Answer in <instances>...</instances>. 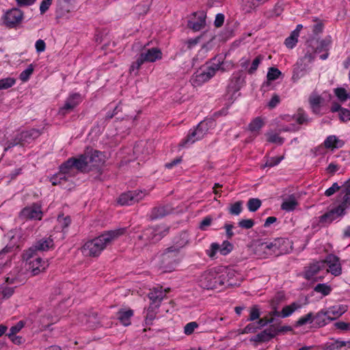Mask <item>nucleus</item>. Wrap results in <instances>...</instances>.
<instances>
[{
    "label": "nucleus",
    "instance_id": "nucleus-1",
    "mask_svg": "<svg viewBox=\"0 0 350 350\" xmlns=\"http://www.w3.org/2000/svg\"><path fill=\"white\" fill-rule=\"evenodd\" d=\"M126 228H120L105 231L98 237L87 241L82 247V252L86 256L97 257L114 241L126 233Z\"/></svg>",
    "mask_w": 350,
    "mask_h": 350
},
{
    "label": "nucleus",
    "instance_id": "nucleus-12",
    "mask_svg": "<svg viewBox=\"0 0 350 350\" xmlns=\"http://www.w3.org/2000/svg\"><path fill=\"white\" fill-rule=\"evenodd\" d=\"M169 291L170 288L163 290L161 286L154 288L153 289H152L150 292L148 293V297L151 301L150 308H151L152 310L158 309L159 307L160 306L162 300L164 299V297L166 295V293L169 292Z\"/></svg>",
    "mask_w": 350,
    "mask_h": 350
},
{
    "label": "nucleus",
    "instance_id": "nucleus-49",
    "mask_svg": "<svg viewBox=\"0 0 350 350\" xmlns=\"http://www.w3.org/2000/svg\"><path fill=\"white\" fill-rule=\"evenodd\" d=\"M264 57L259 55L252 61L250 67L247 69V72L250 75L254 73L258 69L259 65L262 62Z\"/></svg>",
    "mask_w": 350,
    "mask_h": 350
},
{
    "label": "nucleus",
    "instance_id": "nucleus-55",
    "mask_svg": "<svg viewBox=\"0 0 350 350\" xmlns=\"http://www.w3.org/2000/svg\"><path fill=\"white\" fill-rule=\"evenodd\" d=\"M267 141L271 143H274L278 145H281L284 143V139L279 136L278 134L269 132L267 133Z\"/></svg>",
    "mask_w": 350,
    "mask_h": 350
},
{
    "label": "nucleus",
    "instance_id": "nucleus-30",
    "mask_svg": "<svg viewBox=\"0 0 350 350\" xmlns=\"http://www.w3.org/2000/svg\"><path fill=\"white\" fill-rule=\"evenodd\" d=\"M118 319L120 322L124 326H128L131 323V318L133 316V310L128 309H120L118 312Z\"/></svg>",
    "mask_w": 350,
    "mask_h": 350
},
{
    "label": "nucleus",
    "instance_id": "nucleus-8",
    "mask_svg": "<svg viewBox=\"0 0 350 350\" xmlns=\"http://www.w3.org/2000/svg\"><path fill=\"white\" fill-rule=\"evenodd\" d=\"M219 278L222 282L221 286H234L240 285V280L237 279L239 275L234 269L224 267H219Z\"/></svg>",
    "mask_w": 350,
    "mask_h": 350
},
{
    "label": "nucleus",
    "instance_id": "nucleus-59",
    "mask_svg": "<svg viewBox=\"0 0 350 350\" xmlns=\"http://www.w3.org/2000/svg\"><path fill=\"white\" fill-rule=\"evenodd\" d=\"M282 72L276 68L271 67L269 68L267 78L269 81H274L279 78Z\"/></svg>",
    "mask_w": 350,
    "mask_h": 350
},
{
    "label": "nucleus",
    "instance_id": "nucleus-27",
    "mask_svg": "<svg viewBox=\"0 0 350 350\" xmlns=\"http://www.w3.org/2000/svg\"><path fill=\"white\" fill-rule=\"evenodd\" d=\"M345 213V212H343L342 208L337 206L323 215L321 221L325 223H331L344 215Z\"/></svg>",
    "mask_w": 350,
    "mask_h": 350
},
{
    "label": "nucleus",
    "instance_id": "nucleus-60",
    "mask_svg": "<svg viewBox=\"0 0 350 350\" xmlns=\"http://www.w3.org/2000/svg\"><path fill=\"white\" fill-rule=\"evenodd\" d=\"M233 249V245L229 241H225L220 245V254L226 256Z\"/></svg>",
    "mask_w": 350,
    "mask_h": 350
},
{
    "label": "nucleus",
    "instance_id": "nucleus-56",
    "mask_svg": "<svg viewBox=\"0 0 350 350\" xmlns=\"http://www.w3.org/2000/svg\"><path fill=\"white\" fill-rule=\"evenodd\" d=\"M314 321L313 313L309 312L305 316L300 317L296 322V326H302L304 325L311 323Z\"/></svg>",
    "mask_w": 350,
    "mask_h": 350
},
{
    "label": "nucleus",
    "instance_id": "nucleus-22",
    "mask_svg": "<svg viewBox=\"0 0 350 350\" xmlns=\"http://www.w3.org/2000/svg\"><path fill=\"white\" fill-rule=\"evenodd\" d=\"M275 336L276 332H273V327H271L269 329L263 330L256 336H252L250 340L255 342H268Z\"/></svg>",
    "mask_w": 350,
    "mask_h": 350
},
{
    "label": "nucleus",
    "instance_id": "nucleus-57",
    "mask_svg": "<svg viewBox=\"0 0 350 350\" xmlns=\"http://www.w3.org/2000/svg\"><path fill=\"white\" fill-rule=\"evenodd\" d=\"M298 37L299 36L297 35V32L291 33V36L285 40L284 44L286 46V47L289 49H293V47H295L296 44L297 43Z\"/></svg>",
    "mask_w": 350,
    "mask_h": 350
},
{
    "label": "nucleus",
    "instance_id": "nucleus-63",
    "mask_svg": "<svg viewBox=\"0 0 350 350\" xmlns=\"http://www.w3.org/2000/svg\"><path fill=\"white\" fill-rule=\"evenodd\" d=\"M315 49H314L313 45L310 43L307 48V51L304 55V59H308L309 62H312L314 58Z\"/></svg>",
    "mask_w": 350,
    "mask_h": 350
},
{
    "label": "nucleus",
    "instance_id": "nucleus-32",
    "mask_svg": "<svg viewBox=\"0 0 350 350\" xmlns=\"http://www.w3.org/2000/svg\"><path fill=\"white\" fill-rule=\"evenodd\" d=\"M313 319L315 324L319 327H323L331 321V317L327 314L325 309L321 310L315 315L313 314Z\"/></svg>",
    "mask_w": 350,
    "mask_h": 350
},
{
    "label": "nucleus",
    "instance_id": "nucleus-2",
    "mask_svg": "<svg viewBox=\"0 0 350 350\" xmlns=\"http://www.w3.org/2000/svg\"><path fill=\"white\" fill-rule=\"evenodd\" d=\"M188 237L187 233L183 232L180 234L178 240L175 241L174 244L165 250L162 254V264L165 271H172L174 269V266L177 264L176 258L180 250L186 246L188 243Z\"/></svg>",
    "mask_w": 350,
    "mask_h": 350
},
{
    "label": "nucleus",
    "instance_id": "nucleus-64",
    "mask_svg": "<svg viewBox=\"0 0 350 350\" xmlns=\"http://www.w3.org/2000/svg\"><path fill=\"white\" fill-rule=\"evenodd\" d=\"M198 327V324L195 322L192 321L185 325L184 327V333L186 335H191L193 333L195 329H196Z\"/></svg>",
    "mask_w": 350,
    "mask_h": 350
},
{
    "label": "nucleus",
    "instance_id": "nucleus-43",
    "mask_svg": "<svg viewBox=\"0 0 350 350\" xmlns=\"http://www.w3.org/2000/svg\"><path fill=\"white\" fill-rule=\"evenodd\" d=\"M301 308V304L298 302H293L290 305L284 306L281 311V317L283 318L291 316L295 311Z\"/></svg>",
    "mask_w": 350,
    "mask_h": 350
},
{
    "label": "nucleus",
    "instance_id": "nucleus-35",
    "mask_svg": "<svg viewBox=\"0 0 350 350\" xmlns=\"http://www.w3.org/2000/svg\"><path fill=\"white\" fill-rule=\"evenodd\" d=\"M202 138L198 137V132L194 129H190L187 136L182 140L180 143V146L187 147L189 146L196 142L202 139Z\"/></svg>",
    "mask_w": 350,
    "mask_h": 350
},
{
    "label": "nucleus",
    "instance_id": "nucleus-53",
    "mask_svg": "<svg viewBox=\"0 0 350 350\" xmlns=\"http://www.w3.org/2000/svg\"><path fill=\"white\" fill-rule=\"evenodd\" d=\"M16 83L15 79L7 77L0 79V90H6L12 87Z\"/></svg>",
    "mask_w": 350,
    "mask_h": 350
},
{
    "label": "nucleus",
    "instance_id": "nucleus-42",
    "mask_svg": "<svg viewBox=\"0 0 350 350\" xmlns=\"http://www.w3.org/2000/svg\"><path fill=\"white\" fill-rule=\"evenodd\" d=\"M310 43L313 45L314 48H316V53H321L323 51L327 52L329 50L331 41L329 39H325L320 41L310 42Z\"/></svg>",
    "mask_w": 350,
    "mask_h": 350
},
{
    "label": "nucleus",
    "instance_id": "nucleus-33",
    "mask_svg": "<svg viewBox=\"0 0 350 350\" xmlns=\"http://www.w3.org/2000/svg\"><path fill=\"white\" fill-rule=\"evenodd\" d=\"M271 241H267L260 243L257 247V252L259 255L262 256L265 258H267L271 255H275L273 252V247H272Z\"/></svg>",
    "mask_w": 350,
    "mask_h": 350
},
{
    "label": "nucleus",
    "instance_id": "nucleus-29",
    "mask_svg": "<svg viewBox=\"0 0 350 350\" xmlns=\"http://www.w3.org/2000/svg\"><path fill=\"white\" fill-rule=\"evenodd\" d=\"M193 14L197 17V21L193 23L190 22V26L195 31H199L206 25V14L204 11L200 10Z\"/></svg>",
    "mask_w": 350,
    "mask_h": 350
},
{
    "label": "nucleus",
    "instance_id": "nucleus-28",
    "mask_svg": "<svg viewBox=\"0 0 350 350\" xmlns=\"http://www.w3.org/2000/svg\"><path fill=\"white\" fill-rule=\"evenodd\" d=\"M59 170L68 178L75 176L77 173V170L74 165L73 161L71 158L63 163L59 166Z\"/></svg>",
    "mask_w": 350,
    "mask_h": 350
},
{
    "label": "nucleus",
    "instance_id": "nucleus-51",
    "mask_svg": "<svg viewBox=\"0 0 350 350\" xmlns=\"http://www.w3.org/2000/svg\"><path fill=\"white\" fill-rule=\"evenodd\" d=\"M261 204L262 202L258 198H250L247 206L250 212H255L260 207Z\"/></svg>",
    "mask_w": 350,
    "mask_h": 350
},
{
    "label": "nucleus",
    "instance_id": "nucleus-9",
    "mask_svg": "<svg viewBox=\"0 0 350 350\" xmlns=\"http://www.w3.org/2000/svg\"><path fill=\"white\" fill-rule=\"evenodd\" d=\"M146 195L145 191L136 190L122 193L118 200V203L122 206H129L138 202Z\"/></svg>",
    "mask_w": 350,
    "mask_h": 350
},
{
    "label": "nucleus",
    "instance_id": "nucleus-38",
    "mask_svg": "<svg viewBox=\"0 0 350 350\" xmlns=\"http://www.w3.org/2000/svg\"><path fill=\"white\" fill-rule=\"evenodd\" d=\"M264 124V120L261 117H256L250 122L248 125V129L254 135H257Z\"/></svg>",
    "mask_w": 350,
    "mask_h": 350
},
{
    "label": "nucleus",
    "instance_id": "nucleus-40",
    "mask_svg": "<svg viewBox=\"0 0 350 350\" xmlns=\"http://www.w3.org/2000/svg\"><path fill=\"white\" fill-rule=\"evenodd\" d=\"M53 246V240L50 237L38 241L34 245V252L36 250L46 251Z\"/></svg>",
    "mask_w": 350,
    "mask_h": 350
},
{
    "label": "nucleus",
    "instance_id": "nucleus-18",
    "mask_svg": "<svg viewBox=\"0 0 350 350\" xmlns=\"http://www.w3.org/2000/svg\"><path fill=\"white\" fill-rule=\"evenodd\" d=\"M79 323L86 325L88 329H95L100 326V321L96 313H91L88 315L81 313L79 315Z\"/></svg>",
    "mask_w": 350,
    "mask_h": 350
},
{
    "label": "nucleus",
    "instance_id": "nucleus-47",
    "mask_svg": "<svg viewBox=\"0 0 350 350\" xmlns=\"http://www.w3.org/2000/svg\"><path fill=\"white\" fill-rule=\"evenodd\" d=\"M33 70L34 66L33 64H29L27 68L20 74V80L23 82L27 81L33 74Z\"/></svg>",
    "mask_w": 350,
    "mask_h": 350
},
{
    "label": "nucleus",
    "instance_id": "nucleus-14",
    "mask_svg": "<svg viewBox=\"0 0 350 350\" xmlns=\"http://www.w3.org/2000/svg\"><path fill=\"white\" fill-rule=\"evenodd\" d=\"M21 217L29 219L40 220L42 217L41 206L38 204H33L25 207L21 212Z\"/></svg>",
    "mask_w": 350,
    "mask_h": 350
},
{
    "label": "nucleus",
    "instance_id": "nucleus-46",
    "mask_svg": "<svg viewBox=\"0 0 350 350\" xmlns=\"http://www.w3.org/2000/svg\"><path fill=\"white\" fill-rule=\"evenodd\" d=\"M334 92L336 96L342 103L346 101L348 98L349 99L350 94H349L347 90L343 88H335Z\"/></svg>",
    "mask_w": 350,
    "mask_h": 350
},
{
    "label": "nucleus",
    "instance_id": "nucleus-23",
    "mask_svg": "<svg viewBox=\"0 0 350 350\" xmlns=\"http://www.w3.org/2000/svg\"><path fill=\"white\" fill-rule=\"evenodd\" d=\"M73 161L74 165L77 169V172H90V168L88 164V158L85 155V153L80 154L77 157H71Z\"/></svg>",
    "mask_w": 350,
    "mask_h": 350
},
{
    "label": "nucleus",
    "instance_id": "nucleus-20",
    "mask_svg": "<svg viewBox=\"0 0 350 350\" xmlns=\"http://www.w3.org/2000/svg\"><path fill=\"white\" fill-rule=\"evenodd\" d=\"M141 58L145 62H154L162 58V52L158 48H152L144 51L139 55Z\"/></svg>",
    "mask_w": 350,
    "mask_h": 350
},
{
    "label": "nucleus",
    "instance_id": "nucleus-37",
    "mask_svg": "<svg viewBox=\"0 0 350 350\" xmlns=\"http://www.w3.org/2000/svg\"><path fill=\"white\" fill-rule=\"evenodd\" d=\"M302 59L298 61L294 66L292 79L294 81H297L300 78L303 77L306 73L305 66H302Z\"/></svg>",
    "mask_w": 350,
    "mask_h": 350
},
{
    "label": "nucleus",
    "instance_id": "nucleus-21",
    "mask_svg": "<svg viewBox=\"0 0 350 350\" xmlns=\"http://www.w3.org/2000/svg\"><path fill=\"white\" fill-rule=\"evenodd\" d=\"M325 310L327 314L331 317V321H334L345 313L348 310V306L345 304H336Z\"/></svg>",
    "mask_w": 350,
    "mask_h": 350
},
{
    "label": "nucleus",
    "instance_id": "nucleus-4",
    "mask_svg": "<svg viewBox=\"0 0 350 350\" xmlns=\"http://www.w3.org/2000/svg\"><path fill=\"white\" fill-rule=\"evenodd\" d=\"M219 267L210 269L204 271L199 278L200 286L206 289L216 288L221 286Z\"/></svg>",
    "mask_w": 350,
    "mask_h": 350
},
{
    "label": "nucleus",
    "instance_id": "nucleus-3",
    "mask_svg": "<svg viewBox=\"0 0 350 350\" xmlns=\"http://www.w3.org/2000/svg\"><path fill=\"white\" fill-rule=\"evenodd\" d=\"M23 258L29 261V269L33 275L44 272L49 265L47 260L36 255L33 247H30L25 252Z\"/></svg>",
    "mask_w": 350,
    "mask_h": 350
},
{
    "label": "nucleus",
    "instance_id": "nucleus-41",
    "mask_svg": "<svg viewBox=\"0 0 350 350\" xmlns=\"http://www.w3.org/2000/svg\"><path fill=\"white\" fill-rule=\"evenodd\" d=\"M208 124H213V122L212 120H204L193 128L198 132L199 138H203L207 134L209 129Z\"/></svg>",
    "mask_w": 350,
    "mask_h": 350
},
{
    "label": "nucleus",
    "instance_id": "nucleus-15",
    "mask_svg": "<svg viewBox=\"0 0 350 350\" xmlns=\"http://www.w3.org/2000/svg\"><path fill=\"white\" fill-rule=\"evenodd\" d=\"M88 158V164L90 171L94 167H98L101 165L104 162V156L102 152L96 150H91L90 151L85 152Z\"/></svg>",
    "mask_w": 350,
    "mask_h": 350
},
{
    "label": "nucleus",
    "instance_id": "nucleus-7",
    "mask_svg": "<svg viewBox=\"0 0 350 350\" xmlns=\"http://www.w3.org/2000/svg\"><path fill=\"white\" fill-rule=\"evenodd\" d=\"M218 67H213V64L206 68L197 70L191 77V83L194 86H199L210 80L215 75Z\"/></svg>",
    "mask_w": 350,
    "mask_h": 350
},
{
    "label": "nucleus",
    "instance_id": "nucleus-52",
    "mask_svg": "<svg viewBox=\"0 0 350 350\" xmlns=\"http://www.w3.org/2000/svg\"><path fill=\"white\" fill-rule=\"evenodd\" d=\"M260 327H258L256 323H252L247 325L243 329H239V334H245L256 332Z\"/></svg>",
    "mask_w": 350,
    "mask_h": 350
},
{
    "label": "nucleus",
    "instance_id": "nucleus-61",
    "mask_svg": "<svg viewBox=\"0 0 350 350\" xmlns=\"http://www.w3.org/2000/svg\"><path fill=\"white\" fill-rule=\"evenodd\" d=\"M321 98L319 96H314L310 98V104L314 112H317L318 110Z\"/></svg>",
    "mask_w": 350,
    "mask_h": 350
},
{
    "label": "nucleus",
    "instance_id": "nucleus-54",
    "mask_svg": "<svg viewBox=\"0 0 350 350\" xmlns=\"http://www.w3.org/2000/svg\"><path fill=\"white\" fill-rule=\"evenodd\" d=\"M338 206L342 208L343 212H345V210L350 207V189L347 190L341 203Z\"/></svg>",
    "mask_w": 350,
    "mask_h": 350
},
{
    "label": "nucleus",
    "instance_id": "nucleus-13",
    "mask_svg": "<svg viewBox=\"0 0 350 350\" xmlns=\"http://www.w3.org/2000/svg\"><path fill=\"white\" fill-rule=\"evenodd\" d=\"M323 262H324V265L325 264L327 265L328 267L327 271L334 276H338L342 273V267L340 259L336 255H327L325 260Z\"/></svg>",
    "mask_w": 350,
    "mask_h": 350
},
{
    "label": "nucleus",
    "instance_id": "nucleus-36",
    "mask_svg": "<svg viewBox=\"0 0 350 350\" xmlns=\"http://www.w3.org/2000/svg\"><path fill=\"white\" fill-rule=\"evenodd\" d=\"M350 347V341L333 340L326 343L325 350H346Z\"/></svg>",
    "mask_w": 350,
    "mask_h": 350
},
{
    "label": "nucleus",
    "instance_id": "nucleus-50",
    "mask_svg": "<svg viewBox=\"0 0 350 350\" xmlns=\"http://www.w3.org/2000/svg\"><path fill=\"white\" fill-rule=\"evenodd\" d=\"M243 210V202L237 201L229 207V213L232 215H239Z\"/></svg>",
    "mask_w": 350,
    "mask_h": 350
},
{
    "label": "nucleus",
    "instance_id": "nucleus-24",
    "mask_svg": "<svg viewBox=\"0 0 350 350\" xmlns=\"http://www.w3.org/2000/svg\"><path fill=\"white\" fill-rule=\"evenodd\" d=\"M282 119L286 122L295 120L296 122L299 125L306 124L309 121L307 114L303 109H298V111L294 116H291L289 115H284L282 117Z\"/></svg>",
    "mask_w": 350,
    "mask_h": 350
},
{
    "label": "nucleus",
    "instance_id": "nucleus-26",
    "mask_svg": "<svg viewBox=\"0 0 350 350\" xmlns=\"http://www.w3.org/2000/svg\"><path fill=\"white\" fill-rule=\"evenodd\" d=\"M323 145L325 148L334 150L339 149L345 145V142L336 135H329L324 141Z\"/></svg>",
    "mask_w": 350,
    "mask_h": 350
},
{
    "label": "nucleus",
    "instance_id": "nucleus-39",
    "mask_svg": "<svg viewBox=\"0 0 350 350\" xmlns=\"http://www.w3.org/2000/svg\"><path fill=\"white\" fill-rule=\"evenodd\" d=\"M268 1L269 0H243V8L245 12H250Z\"/></svg>",
    "mask_w": 350,
    "mask_h": 350
},
{
    "label": "nucleus",
    "instance_id": "nucleus-5",
    "mask_svg": "<svg viewBox=\"0 0 350 350\" xmlns=\"http://www.w3.org/2000/svg\"><path fill=\"white\" fill-rule=\"evenodd\" d=\"M24 13L18 8L8 10L2 16V23L8 28H16L23 21Z\"/></svg>",
    "mask_w": 350,
    "mask_h": 350
},
{
    "label": "nucleus",
    "instance_id": "nucleus-17",
    "mask_svg": "<svg viewBox=\"0 0 350 350\" xmlns=\"http://www.w3.org/2000/svg\"><path fill=\"white\" fill-rule=\"evenodd\" d=\"M272 242L273 252L275 256L282 255L290 252L291 249V242L287 239L278 238Z\"/></svg>",
    "mask_w": 350,
    "mask_h": 350
},
{
    "label": "nucleus",
    "instance_id": "nucleus-16",
    "mask_svg": "<svg viewBox=\"0 0 350 350\" xmlns=\"http://www.w3.org/2000/svg\"><path fill=\"white\" fill-rule=\"evenodd\" d=\"M40 323L42 327H48L58 321V315L53 308L42 310L40 312Z\"/></svg>",
    "mask_w": 350,
    "mask_h": 350
},
{
    "label": "nucleus",
    "instance_id": "nucleus-34",
    "mask_svg": "<svg viewBox=\"0 0 350 350\" xmlns=\"http://www.w3.org/2000/svg\"><path fill=\"white\" fill-rule=\"evenodd\" d=\"M298 205V201L294 195H291L288 198L284 199L281 208L286 212L294 211Z\"/></svg>",
    "mask_w": 350,
    "mask_h": 350
},
{
    "label": "nucleus",
    "instance_id": "nucleus-25",
    "mask_svg": "<svg viewBox=\"0 0 350 350\" xmlns=\"http://www.w3.org/2000/svg\"><path fill=\"white\" fill-rule=\"evenodd\" d=\"M323 269H324L323 262L319 261L312 263L306 268L304 272V277L307 280H313L317 274Z\"/></svg>",
    "mask_w": 350,
    "mask_h": 350
},
{
    "label": "nucleus",
    "instance_id": "nucleus-45",
    "mask_svg": "<svg viewBox=\"0 0 350 350\" xmlns=\"http://www.w3.org/2000/svg\"><path fill=\"white\" fill-rule=\"evenodd\" d=\"M314 291L322 294L323 296H327L331 293L332 288L327 284L322 283L316 285L314 288Z\"/></svg>",
    "mask_w": 350,
    "mask_h": 350
},
{
    "label": "nucleus",
    "instance_id": "nucleus-62",
    "mask_svg": "<svg viewBox=\"0 0 350 350\" xmlns=\"http://www.w3.org/2000/svg\"><path fill=\"white\" fill-rule=\"evenodd\" d=\"M144 63L143 59L139 56L136 61L133 62L130 67V72H135V75L137 74L138 70L140 68L141 66Z\"/></svg>",
    "mask_w": 350,
    "mask_h": 350
},
{
    "label": "nucleus",
    "instance_id": "nucleus-44",
    "mask_svg": "<svg viewBox=\"0 0 350 350\" xmlns=\"http://www.w3.org/2000/svg\"><path fill=\"white\" fill-rule=\"evenodd\" d=\"M68 180V178L60 170L50 178L53 185H63Z\"/></svg>",
    "mask_w": 350,
    "mask_h": 350
},
{
    "label": "nucleus",
    "instance_id": "nucleus-6",
    "mask_svg": "<svg viewBox=\"0 0 350 350\" xmlns=\"http://www.w3.org/2000/svg\"><path fill=\"white\" fill-rule=\"evenodd\" d=\"M167 232L168 230L163 226L150 227L139 236V239L144 241V244L155 243L161 240Z\"/></svg>",
    "mask_w": 350,
    "mask_h": 350
},
{
    "label": "nucleus",
    "instance_id": "nucleus-48",
    "mask_svg": "<svg viewBox=\"0 0 350 350\" xmlns=\"http://www.w3.org/2000/svg\"><path fill=\"white\" fill-rule=\"evenodd\" d=\"M14 292V287L8 286V285L2 286L0 288V297L2 299L10 298Z\"/></svg>",
    "mask_w": 350,
    "mask_h": 350
},
{
    "label": "nucleus",
    "instance_id": "nucleus-31",
    "mask_svg": "<svg viewBox=\"0 0 350 350\" xmlns=\"http://www.w3.org/2000/svg\"><path fill=\"white\" fill-rule=\"evenodd\" d=\"M213 67H218L217 71L222 70L227 71L232 69L234 68V64L230 61H223V58L221 56L215 57L213 59Z\"/></svg>",
    "mask_w": 350,
    "mask_h": 350
},
{
    "label": "nucleus",
    "instance_id": "nucleus-19",
    "mask_svg": "<svg viewBox=\"0 0 350 350\" xmlns=\"http://www.w3.org/2000/svg\"><path fill=\"white\" fill-rule=\"evenodd\" d=\"M39 134L38 131L36 129L23 131L21 133L19 139H16L13 142H8L7 143L6 146L5 147V150L7 151L10 148L16 146L21 141L28 142L29 139L37 137Z\"/></svg>",
    "mask_w": 350,
    "mask_h": 350
},
{
    "label": "nucleus",
    "instance_id": "nucleus-58",
    "mask_svg": "<svg viewBox=\"0 0 350 350\" xmlns=\"http://www.w3.org/2000/svg\"><path fill=\"white\" fill-rule=\"evenodd\" d=\"M260 316V309L258 306L255 305L250 309V316L247 321H254L259 319Z\"/></svg>",
    "mask_w": 350,
    "mask_h": 350
},
{
    "label": "nucleus",
    "instance_id": "nucleus-10",
    "mask_svg": "<svg viewBox=\"0 0 350 350\" xmlns=\"http://www.w3.org/2000/svg\"><path fill=\"white\" fill-rule=\"evenodd\" d=\"M21 238V232L19 230L14 229L9 231L5 235V241H7L6 246L3 249L0 256L4 253L10 252L15 247H19V243Z\"/></svg>",
    "mask_w": 350,
    "mask_h": 350
},
{
    "label": "nucleus",
    "instance_id": "nucleus-11",
    "mask_svg": "<svg viewBox=\"0 0 350 350\" xmlns=\"http://www.w3.org/2000/svg\"><path fill=\"white\" fill-rule=\"evenodd\" d=\"M83 100V97L79 93L70 94L65 100L64 105L59 108V114L65 116L67 113L72 111Z\"/></svg>",
    "mask_w": 350,
    "mask_h": 350
}]
</instances>
